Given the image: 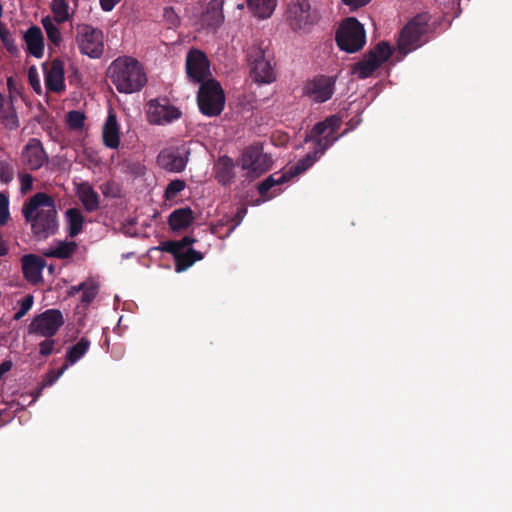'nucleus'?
I'll use <instances>...</instances> for the list:
<instances>
[{
    "label": "nucleus",
    "mask_w": 512,
    "mask_h": 512,
    "mask_svg": "<svg viewBox=\"0 0 512 512\" xmlns=\"http://www.w3.org/2000/svg\"><path fill=\"white\" fill-rule=\"evenodd\" d=\"M64 324L63 314L58 309H48L35 316L28 326L30 334L52 338Z\"/></svg>",
    "instance_id": "nucleus-9"
},
{
    "label": "nucleus",
    "mask_w": 512,
    "mask_h": 512,
    "mask_svg": "<svg viewBox=\"0 0 512 512\" xmlns=\"http://www.w3.org/2000/svg\"><path fill=\"white\" fill-rule=\"evenodd\" d=\"M314 143L316 145L314 150L309 152L305 157L298 160L295 165L290 167V170L287 173L290 179L309 169L331 146V142L323 140Z\"/></svg>",
    "instance_id": "nucleus-17"
},
{
    "label": "nucleus",
    "mask_w": 512,
    "mask_h": 512,
    "mask_svg": "<svg viewBox=\"0 0 512 512\" xmlns=\"http://www.w3.org/2000/svg\"><path fill=\"white\" fill-rule=\"evenodd\" d=\"M202 21L208 27H218L224 21L223 1L210 0L202 14Z\"/></svg>",
    "instance_id": "nucleus-22"
},
{
    "label": "nucleus",
    "mask_w": 512,
    "mask_h": 512,
    "mask_svg": "<svg viewBox=\"0 0 512 512\" xmlns=\"http://www.w3.org/2000/svg\"><path fill=\"white\" fill-rule=\"evenodd\" d=\"M84 286V282L80 283L79 285L77 286H71L68 290V295L69 296H74L76 295L77 293H79L81 291V289L83 288Z\"/></svg>",
    "instance_id": "nucleus-52"
},
{
    "label": "nucleus",
    "mask_w": 512,
    "mask_h": 512,
    "mask_svg": "<svg viewBox=\"0 0 512 512\" xmlns=\"http://www.w3.org/2000/svg\"><path fill=\"white\" fill-rule=\"evenodd\" d=\"M197 103L202 114L215 117L224 109L225 95L221 85L211 79L200 85Z\"/></svg>",
    "instance_id": "nucleus-5"
},
{
    "label": "nucleus",
    "mask_w": 512,
    "mask_h": 512,
    "mask_svg": "<svg viewBox=\"0 0 512 512\" xmlns=\"http://www.w3.org/2000/svg\"><path fill=\"white\" fill-rule=\"evenodd\" d=\"M108 74L120 93L138 92L147 83V76L140 62L128 56L115 59L109 66Z\"/></svg>",
    "instance_id": "nucleus-2"
},
{
    "label": "nucleus",
    "mask_w": 512,
    "mask_h": 512,
    "mask_svg": "<svg viewBox=\"0 0 512 512\" xmlns=\"http://www.w3.org/2000/svg\"><path fill=\"white\" fill-rule=\"evenodd\" d=\"M22 214L37 238L47 239L57 232V210L52 196L44 192L36 193L24 202Z\"/></svg>",
    "instance_id": "nucleus-1"
},
{
    "label": "nucleus",
    "mask_w": 512,
    "mask_h": 512,
    "mask_svg": "<svg viewBox=\"0 0 512 512\" xmlns=\"http://www.w3.org/2000/svg\"><path fill=\"white\" fill-rule=\"evenodd\" d=\"M186 72L194 83H203L209 74V61L206 55L197 49H192L187 54Z\"/></svg>",
    "instance_id": "nucleus-13"
},
{
    "label": "nucleus",
    "mask_w": 512,
    "mask_h": 512,
    "mask_svg": "<svg viewBox=\"0 0 512 512\" xmlns=\"http://www.w3.org/2000/svg\"><path fill=\"white\" fill-rule=\"evenodd\" d=\"M391 55L392 49L390 45L387 42H380L371 49L361 61L353 66L352 73L356 74L360 79L368 78L386 62Z\"/></svg>",
    "instance_id": "nucleus-7"
},
{
    "label": "nucleus",
    "mask_w": 512,
    "mask_h": 512,
    "mask_svg": "<svg viewBox=\"0 0 512 512\" xmlns=\"http://www.w3.org/2000/svg\"><path fill=\"white\" fill-rule=\"evenodd\" d=\"M244 213H246V209H243V210H240L237 212V214H236L237 220H236L235 225H238L241 222Z\"/></svg>",
    "instance_id": "nucleus-53"
},
{
    "label": "nucleus",
    "mask_w": 512,
    "mask_h": 512,
    "mask_svg": "<svg viewBox=\"0 0 512 512\" xmlns=\"http://www.w3.org/2000/svg\"><path fill=\"white\" fill-rule=\"evenodd\" d=\"M120 1L121 0H99L101 8L105 12L112 11Z\"/></svg>",
    "instance_id": "nucleus-50"
},
{
    "label": "nucleus",
    "mask_w": 512,
    "mask_h": 512,
    "mask_svg": "<svg viewBox=\"0 0 512 512\" xmlns=\"http://www.w3.org/2000/svg\"><path fill=\"white\" fill-rule=\"evenodd\" d=\"M162 101L153 99L148 103L147 118L151 124L164 125L181 117L182 113L177 107L170 105L166 99Z\"/></svg>",
    "instance_id": "nucleus-11"
},
{
    "label": "nucleus",
    "mask_w": 512,
    "mask_h": 512,
    "mask_svg": "<svg viewBox=\"0 0 512 512\" xmlns=\"http://www.w3.org/2000/svg\"><path fill=\"white\" fill-rule=\"evenodd\" d=\"M288 180H290V178L287 173L281 174L277 178L275 177V174L270 175L269 177H267L265 180H263L262 182H260L258 184V192L264 200H269L271 198V197L267 196V193L269 192V190L272 187H274L275 185L283 184V183L287 182Z\"/></svg>",
    "instance_id": "nucleus-32"
},
{
    "label": "nucleus",
    "mask_w": 512,
    "mask_h": 512,
    "mask_svg": "<svg viewBox=\"0 0 512 512\" xmlns=\"http://www.w3.org/2000/svg\"><path fill=\"white\" fill-rule=\"evenodd\" d=\"M28 79L30 82V85L32 88L37 92L38 94L41 93V85L38 78L37 70L34 66L30 67L28 70Z\"/></svg>",
    "instance_id": "nucleus-43"
},
{
    "label": "nucleus",
    "mask_w": 512,
    "mask_h": 512,
    "mask_svg": "<svg viewBox=\"0 0 512 512\" xmlns=\"http://www.w3.org/2000/svg\"><path fill=\"white\" fill-rule=\"evenodd\" d=\"M89 347L90 341L87 338L82 337L75 345L67 350L66 361L69 364H75L86 354Z\"/></svg>",
    "instance_id": "nucleus-31"
},
{
    "label": "nucleus",
    "mask_w": 512,
    "mask_h": 512,
    "mask_svg": "<svg viewBox=\"0 0 512 512\" xmlns=\"http://www.w3.org/2000/svg\"><path fill=\"white\" fill-rule=\"evenodd\" d=\"M22 159L29 169L38 170L44 165L48 158L41 142L33 138L24 147Z\"/></svg>",
    "instance_id": "nucleus-19"
},
{
    "label": "nucleus",
    "mask_w": 512,
    "mask_h": 512,
    "mask_svg": "<svg viewBox=\"0 0 512 512\" xmlns=\"http://www.w3.org/2000/svg\"><path fill=\"white\" fill-rule=\"evenodd\" d=\"M371 0H342V2L349 6L350 10H356L370 3Z\"/></svg>",
    "instance_id": "nucleus-48"
},
{
    "label": "nucleus",
    "mask_w": 512,
    "mask_h": 512,
    "mask_svg": "<svg viewBox=\"0 0 512 512\" xmlns=\"http://www.w3.org/2000/svg\"><path fill=\"white\" fill-rule=\"evenodd\" d=\"M41 23L45 29L48 40L58 47L62 42V34L58 26L49 16L43 17Z\"/></svg>",
    "instance_id": "nucleus-34"
},
{
    "label": "nucleus",
    "mask_w": 512,
    "mask_h": 512,
    "mask_svg": "<svg viewBox=\"0 0 512 512\" xmlns=\"http://www.w3.org/2000/svg\"><path fill=\"white\" fill-rule=\"evenodd\" d=\"M9 218V199L4 193L0 192V226L7 224Z\"/></svg>",
    "instance_id": "nucleus-41"
},
{
    "label": "nucleus",
    "mask_w": 512,
    "mask_h": 512,
    "mask_svg": "<svg viewBox=\"0 0 512 512\" xmlns=\"http://www.w3.org/2000/svg\"><path fill=\"white\" fill-rule=\"evenodd\" d=\"M12 84H13V79L10 77L7 79V85L9 87V89L11 88Z\"/></svg>",
    "instance_id": "nucleus-54"
},
{
    "label": "nucleus",
    "mask_w": 512,
    "mask_h": 512,
    "mask_svg": "<svg viewBox=\"0 0 512 512\" xmlns=\"http://www.w3.org/2000/svg\"><path fill=\"white\" fill-rule=\"evenodd\" d=\"M250 12L260 18L267 19L276 8V0H246Z\"/></svg>",
    "instance_id": "nucleus-28"
},
{
    "label": "nucleus",
    "mask_w": 512,
    "mask_h": 512,
    "mask_svg": "<svg viewBox=\"0 0 512 512\" xmlns=\"http://www.w3.org/2000/svg\"><path fill=\"white\" fill-rule=\"evenodd\" d=\"M51 10L56 23H64L70 19L69 5L66 0H52Z\"/></svg>",
    "instance_id": "nucleus-35"
},
{
    "label": "nucleus",
    "mask_w": 512,
    "mask_h": 512,
    "mask_svg": "<svg viewBox=\"0 0 512 512\" xmlns=\"http://www.w3.org/2000/svg\"><path fill=\"white\" fill-rule=\"evenodd\" d=\"M54 344H55L54 339L47 338L46 340L42 341L39 344V353L45 357L49 356L53 352Z\"/></svg>",
    "instance_id": "nucleus-45"
},
{
    "label": "nucleus",
    "mask_w": 512,
    "mask_h": 512,
    "mask_svg": "<svg viewBox=\"0 0 512 512\" xmlns=\"http://www.w3.org/2000/svg\"><path fill=\"white\" fill-rule=\"evenodd\" d=\"M33 303H34V297H33V295H31V294H27V295H25V296H24V297L19 301L20 308H19V310L14 314L13 319H14V320H20L21 318H23V317L28 313V311L32 308Z\"/></svg>",
    "instance_id": "nucleus-40"
},
{
    "label": "nucleus",
    "mask_w": 512,
    "mask_h": 512,
    "mask_svg": "<svg viewBox=\"0 0 512 512\" xmlns=\"http://www.w3.org/2000/svg\"><path fill=\"white\" fill-rule=\"evenodd\" d=\"M19 180L21 184V192L27 193L32 189L33 177L28 173L19 174Z\"/></svg>",
    "instance_id": "nucleus-44"
},
{
    "label": "nucleus",
    "mask_w": 512,
    "mask_h": 512,
    "mask_svg": "<svg viewBox=\"0 0 512 512\" xmlns=\"http://www.w3.org/2000/svg\"><path fill=\"white\" fill-rule=\"evenodd\" d=\"M269 45L268 41L255 40L247 49L251 78L259 84H270L276 80L274 57Z\"/></svg>",
    "instance_id": "nucleus-3"
},
{
    "label": "nucleus",
    "mask_w": 512,
    "mask_h": 512,
    "mask_svg": "<svg viewBox=\"0 0 512 512\" xmlns=\"http://www.w3.org/2000/svg\"><path fill=\"white\" fill-rule=\"evenodd\" d=\"M77 195L87 212H94L99 208V195L88 182L77 186Z\"/></svg>",
    "instance_id": "nucleus-23"
},
{
    "label": "nucleus",
    "mask_w": 512,
    "mask_h": 512,
    "mask_svg": "<svg viewBox=\"0 0 512 512\" xmlns=\"http://www.w3.org/2000/svg\"><path fill=\"white\" fill-rule=\"evenodd\" d=\"M163 16L166 21L173 26H177L180 23L179 16L176 14L173 7H165Z\"/></svg>",
    "instance_id": "nucleus-46"
},
{
    "label": "nucleus",
    "mask_w": 512,
    "mask_h": 512,
    "mask_svg": "<svg viewBox=\"0 0 512 512\" xmlns=\"http://www.w3.org/2000/svg\"><path fill=\"white\" fill-rule=\"evenodd\" d=\"M194 221V213L189 207L175 209L169 216L168 224L173 231L188 228Z\"/></svg>",
    "instance_id": "nucleus-25"
},
{
    "label": "nucleus",
    "mask_w": 512,
    "mask_h": 512,
    "mask_svg": "<svg viewBox=\"0 0 512 512\" xmlns=\"http://www.w3.org/2000/svg\"><path fill=\"white\" fill-rule=\"evenodd\" d=\"M45 86L48 91L60 93L65 90L64 84V63L56 58L51 66L44 72Z\"/></svg>",
    "instance_id": "nucleus-20"
},
{
    "label": "nucleus",
    "mask_w": 512,
    "mask_h": 512,
    "mask_svg": "<svg viewBox=\"0 0 512 512\" xmlns=\"http://www.w3.org/2000/svg\"><path fill=\"white\" fill-rule=\"evenodd\" d=\"M196 242V239L190 236H184L180 240H168L161 243L160 249L167 253H177L186 251L191 248V245Z\"/></svg>",
    "instance_id": "nucleus-30"
},
{
    "label": "nucleus",
    "mask_w": 512,
    "mask_h": 512,
    "mask_svg": "<svg viewBox=\"0 0 512 512\" xmlns=\"http://www.w3.org/2000/svg\"><path fill=\"white\" fill-rule=\"evenodd\" d=\"M81 291V303L87 306L94 300V298L98 294V285L93 281H86L84 282V286L81 289Z\"/></svg>",
    "instance_id": "nucleus-37"
},
{
    "label": "nucleus",
    "mask_w": 512,
    "mask_h": 512,
    "mask_svg": "<svg viewBox=\"0 0 512 512\" xmlns=\"http://www.w3.org/2000/svg\"><path fill=\"white\" fill-rule=\"evenodd\" d=\"M186 187V183L184 180L175 179L172 180L165 189V198L171 200L175 198L181 191H183Z\"/></svg>",
    "instance_id": "nucleus-39"
},
{
    "label": "nucleus",
    "mask_w": 512,
    "mask_h": 512,
    "mask_svg": "<svg viewBox=\"0 0 512 512\" xmlns=\"http://www.w3.org/2000/svg\"><path fill=\"white\" fill-rule=\"evenodd\" d=\"M171 254L174 256L175 270L178 273L186 271L195 262L200 261L204 258L203 253L196 251L193 248H188L186 251Z\"/></svg>",
    "instance_id": "nucleus-27"
},
{
    "label": "nucleus",
    "mask_w": 512,
    "mask_h": 512,
    "mask_svg": "<svg viewBox=\"0 0 512 512\" xmlns=\"http://www.w3.org/2000/svg\"><path fill=\"white\" fill-rule=\"evenodd\" d=\"M336 79L331 76L320 75L306 83L304 94L317 103L328 101L334 94Z\"/></svg>",
    "instance_id": "nucleus-12"
},
{
    "label": "nucleus",
    "mask_w": 512,
    "mask_h": 512,
    "mask_svg": "<svg viewBox=\"0 0 512 512\" xmlns=\"http://www.w3.org/2000/svg\"><path fill=\"white\" fill-rule=\"evenodd\" d=\"M4 96L0 93V108L3 106Z\"/></svg>",
    "instance_id": "nucleus-55"
},
{
    "label": "nucleus",
    "mask_w": 512,
    "mask_h": 512,
    "mask_svg": "<svg viewBox=\"0 0 512 512\" xmlns=\"http://www.w3.org/2000/svg\"><path fill=\"white\" fill-rule=\"evenodd\" d=\"M77 249L75 242H59L57 246L50 252L44 253L47 257H55L58 259H66L73 255Z\"/></svg>",
    "instance_id": "nucleus-33"
},
{
    "label": "nucleus",
    "mask_w": 512,
    "mask_h": 512,
    "mask_svg": "<svg viewBox=\"0 0 512 512\" xmlns=\"http://www.w3.org/2000/svg\"><path fill=\"white\" fill-rule=\"evenodd\" d=\"M361 122H362L361 115L360 114L355 115L353 118H351L348 121V123H347L348 128L346 130H344L342 135L346 134L347 132H349L351 130H354Z\"/></svg>",
    "instance_id": "nucleus-49"
},
{
    "label": "nucleus",
    "mask_w": 512,
    "mask_h": 512,
    "mask_svg": "<svg viewBox=\"0 0 512 512\" xmlns=\"http://www.w3.org/2000/svg\"><path fill=\"white\" fill-rule=\"evenodd\" d=\"M338 47L348 53H355L366 43V33L363 25L354 17L345 19L336 31Z\"/></svg>",
    "instance_id": "nucleus-4"
},
{
    "label": "nucleus",
    "mask_w": 512,
    "mask_h": 512,
    "mask_svg": "<svg viewBox=\"0 0 512 512\" xmlns=\"http://www.w3.org/2000/svg\"><path fill=\"white\" fill-rule=\"evenodd\" d=\"M24 278L32 284L42 281V271L46 266L45 260L35 254H25L21 258Z\"/></svg>",
    "instance_id": "nucleus-18"
},
{
    "label": "nucleus",
    "mask_w": 512,
    "mask_h": 512,
    "mask_svg": "<svg viewBox=\"0 0 512 512\" xmlns=\"http://www.w3.org/2000/svg\"><path fill=\"white\" fill-rule=\"evenodd\" d=\"M103 32L88 24L77 26L76 41L82 54L90 58H100L104 51Z\"/></svg>",
    "instance_id": "nucleus-8"
},
{
    "label": "nucleus",
    "mask_w": 512,
    "mask_h": 512,
    "mask_svg": "<svg viewBox=\"0 0 512 512\" xmlns=\"http://www.w3.org/2000/svg\"><path fill=\"white\" fill-rule=\"evenodd\" d=\"M27 46V52L35 58H42L44 55V36L38 26H31L23 35Z\"/></svg>",
    "instance_id": "nucleus-21"
},
{
    "label": "nucleus",
    "mask_w": 512,
    "mask_h": 512,
    "mask_svg": "<svg viewBox=\"0 0 512 512\" xmlns=\"http://www.w3.org/2000/svg\"><path fill=\"white\" fill-rule=\"evenodd\" d=\"M188 151H180V149H165L161 151L157 157V162L163 169L169 172H182L188 162Z\"/></svg>",
    "instance_id": "nucleus-15"
},
{
    "label": "nucleus",
    "mask_w": 512,
    "mask_h": 512,
    "mask_svg": "<svg viewBox=\"0 0 512 512\" xmlns=\"http://www.w3.org/2000/svg\"><path fill=\"white\" fill-rule=\"evenodd\" d=\"M0 39L3 45L5 46L6 50L11 55H17L19 53V49L16 46L15 40L11 36L10 31L2 23H0Z\"/></svg>",
    "instance_id": "nucleus-36"
},
{
    "label": "nucleus",
    "mask_w": 512,
    "mask_h": 512,
    "mask_svg": "<svg viewBox=\"0 0 512 512\" xmlns=\"http://www.w3.org/2000/svg\"><path fill=\"white\" fill-rule=\"evenodd\" d=\"M85 119L84 113L77 110H72L67 114V124L73 130L82 129L85 124Z\"/></svg>",
    "instance_id": "nucleus-38"
},
{
    "label": "nucleus",
    "mask_w": 512,
    "mask_h": 512,
    "mask_svg": "<svg viewBox=\"0 0 512 512\" xmlns=\"http://www.w3.org/2000/svg\"><path fill=\"white\" fill-rule=\"evenodd\" d=\"M215 178L222 185H228L235 177L234 162L228 156H222L214 165Z\"/></svg>",
    "instance_id": "nucleus-24"
},
{
    "label": "nucleus",
    "mask_w": 512,
    "mask_h": 512,
    "mask_svg": "<svg viewBox=\"0 0 512 512\" xmlns=\"http://www.w3.org/2000/svg\"><path fill=\"white\" fill-rule=\"evenodd\" d=\"M287 19L293 30L302 29L312 22L310 3L308 0H296L287 10Z\"/></svg>",
    "instance_id": "nucleus-16"
},
{
    "label": "nucleus",
    "mask_w": 512,
    "mask_h": 512,
    "mask_svg": "<svg viewBox=\"0 0 512 512\" xmlns=\"http://www.w3.org/2000/svg\"><path fill=\"white\" fill-rule=\"evenodd\" d=\"M9 252L8 243L3 239L0 234V257L6 256Z\"/></svg>",
    "instance_id": "nucleus-51"
},
{
    "label": "nucleus",
    "mask_w": 512,
    "mask_h": 512,
    "mask_svg": "<svg viewBox=\"0 0 512 512\" xmlns=\"http://www.w3.org/2000/svg\"><path fill=\"white\" fill-rule=\"evenodd\" d=\"M64 369L65 367L61 368L60 370H51L43 380V386L47 387L53 385L61 376Z\"/></svg>",
    "instance_id": "nucleus-47"
},
{
    "label": "nucleus",
    "mask_w": 512,
    "mask_h": 512,
    "mask_svg": "<svg viewBox=\"0 0 512 512\" xmlns=\"http://www.w3.org/2000/svg\"><path fill=\"white\" fill-rule=\"evenodd\" d=\"M342 116L331 115L324 121L318 122L314 125L311 131L306 135L305 142H318L320 140L331 142V146L338 137L335 133L338 131L342 124Z\"/></svg>",
    "instance_id": "nucleus-10"
},
{
    "label": "nucleus",
    "mask_w": 512,
    "mask_h": 512,
    "mask_svg": "<svg viewBox=\"0 0 512 512\" xmlns=\"http://www.w3.org/2000/svg\"><path fill=\"white\" fill-rule=\"evenodd\" d=\"M103 142L110 149H116L120 143L119 127L116 116L109 114L103 127Z\"/></svg>",
    "instance_id": "nucleus-26"
},
{
    "label": "nucleus",
    "mask_w": 512,
    "mask_h": 512,
    "mask_svg": "<svg viewBox=\"0 0 512 512\" xmlns=\"http://www.w3.org/2000/svg\"><path fill=\"white\" fill-rule=\"evenodd\" d=\"M272 165V159L257 147H248L242 157V168L258 177Z\"/></svg>",
    "instance_id": "nucleus-14"
},
{
    "label": "nucleus",
    "mask_w": 512,
    "mask_h": 512,
    "mask_svg": "<svg viewBox=\"0 0 512 512\" xmlns=\"http://www.w3.org/2000/svg\"><path fill=\"white\" fill-rule=\"evenodd\" d=\"M67 232L70 237H76L81 233L84 224V216L78 208H70L65 213Z\"/></svg>",
    "instance_id": "nucleus-29"
},
{
    "label": "nucleus",
    "mask_w": 512,
    "mask_h": 512,
    "mask_svg": "<svg viewBox=\"0 0 512 512\" xmlns=\"http://www.w3.org/2000/svg\"><path fill=\"white\" fill-rule=\"evenodd\" d=\"M13 178V167L6 161H0V181L2 183L8 184L13 180Z\"/></svg>",
    "instance_id": "nucleus-42"
},
{
    "label": "nucleus",
    "mask_w": 512,
    "mask_h": 512,
    "mask_svg": "<svg viewBox=\"0 0 512 512\" xmlns=\"http://www.w3.org/2000/svg\"><path fill=\"white\" fill-rule=\"evenodd\" d=\"M427 32V22L423 16L418 15L410 20L401 30L397 40L398 51L407 55L411 51L420 47L422 36Z\"/></svg>",
    "instance_id": "nucleus-6"
}]
</instances>
